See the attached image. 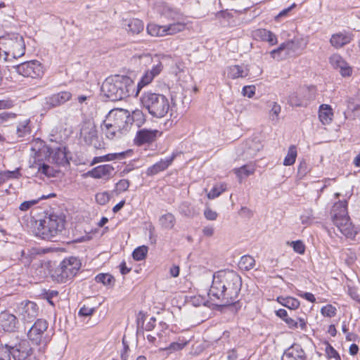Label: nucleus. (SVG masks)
I'll use <instances>...</instances> for the list:
<instances>
[{
	"mask_svg": "<svg viewBox=\"0 0 360 360\" xmlns=\"http://www.w3.org/2000/svg\"><path fill=\"white\" fill-rule=\"evenodd\" d=\"M242 287V278L234 271H218L212 276L208 295L221 306L234 304L238 299Z\"/></svg>",
	"mask_w": 360,
	"mask_h": 360,
	"instance_id": "1",
	"label": "nucleus"
},
{
	"mask_svg": "<svg viewBox=\"0 0 360 360\" xmlns=\"http://www.w3.org/2000/svg\"><path fill=\"white\" fill-rule=\"evenodd\" d=\"M160 13L163 21H167L168 23L164 25L155 23L148 24L146 30L150 35L162 37L174 35L185 30L186 18L179 10L168 6H163Z\"/></svg>",
	"mask_w": 360,
	"mask_h": 360,
	"instance_id": "2",
	"label": "nucleus"
},
{
	"mask_svg": "<svg viewBox=\"0 0 360 360\" xmlns=\"http://www.w3.org/2000/svg\"><path fill=\"white\" fill-rule=\"evenodd\" d=\"M101 92L110 101H121L130 96H135V83L128 76L112 75L103 82Z\"/></svg>",
	"mask_w": 360,
	"mask_h": 360,
	"instance_id": "3",
	"label": "nucleus"
},
{
	"mask_svg": "<svg viewBox=\"0 0 360 360\" xmlns=\"http://www.w3.org/2000/svg\"><path fill=\"white\" fill-rule=\"evenodd\" d=\"M140 101L143 108L153 117L158 118L164 117L170 108L169 101L166 96L150 91H144L141 96Z\"/></svg>",
	"mask_w": 360,
	"mask_h": 360,
	"instance_id": "4",
	"label": "nucleus"
},
{
	"mask_svg": "<svg viewBox=\"0 0 360 360\" xmlns=\"http://www.w3.org/2000/svg\"><path fill=\"white\" fill-rule=\"evenodd\" d=\"M330 215L334 225L344 236L350 238L355 237L356 231L348 216L347 200L335 202L331 209Z\"/></svg>",
	"mask_w": 360,
	"mask_h": 360,
	"instance_id": "5",
	"label": "nucleus"
},
{
	"mask_svg": "<svg viewBox=\"0 0 360 360\" xmlns=\"http://www.w3.org/2000/svg\"><path fill=\"white\" fill-rule=\"evenodd\" d=\"M25 52L23 37L17 33L8 34L0 37V56H4L6 61L18 58Z\"/></svg>",
	"mask_w": 360,
	"mask_h": 360,
	"instance_id": "6",
	"label": "nucleus"
},
{
	"mask_svg": "<svg viewBox=\"0 0 360 360\" xmlns=\"http://www.w3.org/2000/svg\"><path fill=\"white\" fill-rule=\"evenodd\" d=\"M64 220L57 215L51 214L40 220L37 226V235L45 240H52L64 229Z\"/></svg>",
	"mask_w": 360,
	"mask_h": 360,
	"instance_id": "7",
	"label": "nucleus"
},
{
	"mask_svg": "<svg viewBox=\"0 0 360 360\" xmlns=\"http://www.w3.org/2000/svg\"><path fill=\"white\" fill-rule=\"evenodd\" d=\"M81 262L75 257L65 258L55 271V278L58 282L66 283L71 281L78 273Z\"/></svg>",
	"mask_w": 360,
	"mask_h": 360,
	"instance_id": "8",
	"label": "nucleus"
},
{
	"mask_svg": "<svg viewBox=\"0 0 360 360\" xmlns=\"http://www.w3.org/2000/svg\"><path fill=\"white\" fill-rule=\"evenodd\" d=\"M80 138L86 144L92 146L95 149L105 148V144L102 139H99L96 127L91 122L83 123L80 129Z\"/></svg>",
	"mask_w": 360,
	"mask_h": 360,
	"instance_id": "9",
	"label": "nucleus"
},
{
	"mask_svg": "<svg viewBox=\"0 0 360 360\" xmlns=\"http://www.w3.org/2000/svg\"><path fill=\"white\" fill-rule=\"evenodd\" d=\"M108 122L114 128H117L124 134H126L130 129L129 111L117 108L110 110L106 116Z\"/></svg>",
	"mask_w": 360,
	"mask_h": 360,
	"instance_id": "10",
	"label": "nucleus"
},
{
	"mask_svg": "<svg viewBox=\"0 0 360 360\" xmlns=\"http://www.w3.org/2000/svg\"><path fill=\"white\" fill-rule=\"evenodd\" d=\"M12 68L20 75L32 79L41 78L44 73L42 64L37 60L26 61Z\"/></svg>",
	"mask_w": 360,
	"mask_h": 360,
	"instance_id": "11",
	"label": "nucleus"
},
{
	"mask_svg": "<svg viewBox=\"0 0 360 360\" xmlns=\"http://www.w3.org/2000/svg\"><path fill=\"white\" fill-rule=\"evenodd\" d=\"M48 322L41 319H37L27 332L28 338L37 345H46L49 338L46 335Z\"/></svg>",
	"mask_w": 360,
	"mask_h": 360,
	"instance_id": "12",
	"label": "nucleus"
},
{
	"mask_svg": "<svg viewBox=\"0 0 360 360\" xmlns=\"http://www.w3.org/2000/svg\"><path fill=\"white\" fill-rule=\"evenodd\" d=\"M315 91L314 86L300 89L289 96L288 103L292 107H306L315 98Z\"/></svg>",
	"mask_w": 360,
	"mask_h": 360,
	"instance_id": "13",
	"label": "nucleus"
},
{
	"mask_svg": "<svg viewBox=\"0 0 360 360\" xmlns=\"http://www.w3.org/2000/svg\"><path fill=\"white\" fill-rule=\"evenodd\" d=\"M13 360H38L34 349L26 340L13 341Z\"/></svg>",
	"mask_w": 360,
	"mask_h": 360,
	"instance_id": "14",
	"label": "nucleus"
},
{
	"mask_svg": "<svg viewBox=\"0 0 360 360\" xmlns=\"http://www.w3.org/2000/svg\"><path fill=\"white\" fill-rule=\"evenodd\" d=\"M39 315V307L36 303L27 301L21 303L19 316L23 323H31Z\"/></svg>",
	"mask_w": 360,
	"mask_h": 360,
	"instance_id": "15",
	"label": "nucleus"
},
{
	"mask_svg": "<svg viewBox=\"0 0 360 360\" xmlns=\"http://www.w3.org/2000/svg\"><path fill=\"white\" fill-rule=\"evenodd\" d=\"M72 94L68 91H62L45 98L44 106L48 109L55 108L64 105L71 100Z\"/></svg>",
	"mask_w": 360,
	"mask_h": 360,
	"instance_id": "16",
	"label": "nucleus"
},
{
	"mask_svg": "<svg viewBox=\"0 0 360 360\" xmlns=\"http://www.w3.org/2000/svg\"><path fill=\"white\" fill-rule=\"evenodd\" d=\"M18 321L17 317L8 312L3 311L0 314V328L7 332H13L18 328Z\"/></svg>",
	"mask_w": 360,
	"mask_h": 360,
	"instance_id": "17",
	"label": "nucleus"
},
{
	"mask_svg": "<svg viewBox=\"0 0 360 360\" xmlns=\"http://www.w3.org/2000/svg\"><path fill=\"white\" fill-rule=\"evenodd\" d=\"M329 61L334 68L339 70L342 76L347 77L352 74V68L339 54H333L330 57Z\"/></svg>",
	"mask_w": 360,
	"mask_h": 360,
	"instance_id": "18",
	"label": "nucleus"
},
{
	"mask_svg": "<svg viewBox=\"0 0 360 360\" xmlns=\"http://www.w3.org/2000/svg\"><path fill=\"white\" fill-rule=\"evenodd\" d=\"M354 35L352 33L344 31L332 34L330 43L335 49H340L349 44L353 40Z\"/></svg>",
	"mask_w": 360,
	"mask_h": 360,
	"instance_id": "19",
	"label": "nucleus"
},
{
	"mask_svg": "<svg viewBox=\"0 0 360 360\" xmlns=\"http://www.w3.org/2000/svg\"><path fill=\"white\" fill-rule=\"evenodd\" d=\"M281 360H306V356L299 345H293L284 352Z\"/></svg>",
	"mask_w": 360,
	"mask_h": 360,
	"instance_id": "20",
	"label": "nucleus"
},
{
	"mask_svg": "<svg viewBox=\"0 0 360 360\" xmlns=\"http://www.w3.org/2000/svg\"><path fill=\"white\" fill-rule=\"evenodd\" d=\"M158 132L157 130L141 129L137 131L134 141L139 146L151 143L155 139Z\"/></svg>",
	"mask_w": 360,
	"mask_h": 360,
	"instance_id": "21",
	"label": "nucleus"
},
{
	"mask_svg": "<svg viewBox=\"0 0 360 360\" xmlns=\"http://www.w3.org/2000/svg\"><path fill=\"white\" fill-rule=\"evenodd\" d=\"M175 155L161 159L159 162L147 169L146 174L148 176H153L158 173L165 170L173 162Z\"/></svg>",
	"mask_w": 360,
	"mask_h": 360,
	"instance_id": "22",
	"label": "nucleus"
},
{
	"mask_svg": "<svg viewBox=\"0 0 360 360\" xmlns=\"http://www.w3.org/2000/svg\"><path fill=\"white\" fill-rule=\"evenodd\" d=\"M294 43L292 41H288L282 43L277 49L270 52L271 57L278 60H282L289 55L293 49Z\"/></svg>",
	"mask_w": 360,
	"mask_h": 360,
	"instance_id": "23",
	"label": "nucleus"
},
{
	"mask_svg": "<svg viewBox=\"0 0 360 360\" xmlns=\"http://www.w3.org/2000/svg\"><path fill=\"white\" fill-rule=\"evenodd\" d=\"M114 167L110 165H103L98 166L91 171L88 172V175L96 179H101L105 177H109L112 172Z\"/></svg>",
	"mask_w": 360,
	"mask_h": 360,
	"instance_id": "24",
	"label": "nucleus"
},
{
	"mask_svg": "<svg viewBox=\"0 0 360 360\" xmlns=\"http://www.w3.org/2000/svg\"><path fill=\"white\" fill-rule=\"evenodd\" d=\"M49 158L58 166H65L69 164L65 148H57L50 153Z\"/></svg>",
	"mask_w": 360,
	"mask_h": 360,
	"instance_id": "25",
	"label": "nucleus"
},
{
	"mask_svg": "<svg viewBox=\"0 0 360 360\" xmlns=\"http://www.w3.org/2000/svg\"><path fill=\"white\" fill-rule=\"evenodd\" d=\"M127 32L132 34H139L143 30V22L137 18H131L124 20L122 24Z\"/></svg>",
	"mask_w": 360,
	"mask_h": 360,
	"instance_id": "26",
	"label": "nucleus"
},
{
	"mask_svg": "<svg viewBox=\"0 0 360 360\" xmlns=\"http://www.w3.org/2000/svg\"><path fill=\"white\" fill-rule=\"evenodd\" d=\"M110 124V122H108V119L105 117V120L101 125V129L106 138L108 139H120L124 135L117 128H114L112 125L110 126V124Z\"/></svg>",
	"mask_w": 360,
	"mask_h": 360,
	"instance_id": "27",
	"label": "nucleus"
},
{
	"mask_svg": "<svg viewBox=\"0 0 360 360\" xmlns=\"http://www.w3.org/2000/svg\"><path fill=\"white\" fill-rule=\"evenodd\" d=\"M249 70L245 65H232L228 68V77L231 79L245 77L248 76Z\"/></svg>",
	"mask_w": 360,
	"mask_h": 360,
	"instance_id": "28",
	"label": "nucleus"
},
{
	"mask_svg": "<svg viewBox=\"0 0 360 360\" xmlns=\"http://www.w3.org/2000/svg\"><path fill=\"white\" fill-rule=\"evenodd\" d=\"M332 108L329 105L322 104L319 110V117L320 121L323 124H329L333 119Z\"/></svg>",
	"mask_w": 360,
	"mask_h": 360,
	"instance_id": "29",
	"label": "nucleus"
},
{
	"mask_svg": "<svg viewBox=\"0 0 360 360\" xmlns=\"http://www.w3.org/2000/svg\"><path fill=\"white\" fill-rule=\"evenodd\" d=\"M277 301L281 305L290 309H295L300 307V302L298 300L292 297H283L279 296L277 297Z\"/></svg>",
	"mask_w": 360,
	"mask_h": 360,
	"instance_id": "30",
	"label": "nucleus"
},
{
	"mask_svg": "<svg viewBox=\"0 0 360 360\" xmlns=\"http://www.w3.org/2000/svg\"><path fill=\"white\" fill-rule=\"evenodd\" d=\"M284 321L288 325V328L291 329H295L300 327L303 330L306 328V321L304 318L288 316Z\"/></svg>",
	"mask_w": 360,
	"mask_h": 360,
	"instance_id": "31",
	"label": "nucleus"
},
{
	"mask_svg": "<svg viewBox=\"0 0 360 360\" xmlns=\"http://www.w3.org/2000/svg\"><path fill=\"white\" fill-rule=\"evenodd\" d=\"M255 35L259 37L263 41H268L271 45H274L277 43L276 36L265 29L257 30Z\"/></svg>",
	"mask_w": 360,
	"mask_h": 360,
	"instance_id": "32",
	"label": "nucleus"
},
{
	"mask_svg": "<svg viewBox=\"0 0 360 360\" xmlns=\"http://www.w3.org/2000/svg\"><path fill=\"white\" fill-rule=\"evenodd\" d=\"M31 133L30 120L25 119L19 122L16 128V134L18 137H24Z\"/></svg>",
	"mask_w": 360,
	"mask_h": 360,
	"instance_id": "33",
	"label": "nucleus"
},
{
	"mask_svg": "<svg viewBox=\"0 0 360 360\" xmlns=\"http://www.w3.org/2000/svg\"><path fill=\"white\" fill-rule=\"evenodd\" d=\"M13 341L0 344V360H11L13 356Z\"/></svg>",
	"mask_w": 360,
	"mask_h": 360,
	"instance_id": "34",
	"label": "nucleus"
},
{
	"mask_svg": "<svg viewBox=\"0 0 360 360\" xmlns=\"http://www.w3.org/2000/svg\"><path fill=\"white\" fill-rule=\"evenodd\" d=\"M130 127L134 123L136 127H141L146 121L145 115L140 110H135L129 113Z\"/></svg>",
	"mask_w": 360,
	"mask_h": 360,
	"instance_id": "35",
	"label": "nucleus"
},
{
	"mask_svg": "<svg viewBox=\"0 0 360 360\" xmlns=\"http://www.w3.org/2000/svg\"><path fill=\"white\" fill-rule=\"evenodd\" d=\"M255 167L253 165H245L240 167L234 169V172L239 179L254 174Z\"/></svg>",
	"mask_w": 360,
	"mask_h": 360,
	"instance_id": "36",
	"label": "nucleus"
},
{
	"mask_svg": "<svg viewBox=\"0 0 360 360\" xmlns=\"http://www.w3.org/2000/svg\"><path fill=\"white\" fill-rule=\"evenodd\" d=\"M160 224L165 229H172L175 224V217L172 213L165 214L160 217Z\"/></svg>",
	"mask_w": 360,
	"mask_h": 360,
	"instance_id": "37",
	"label": "nucleus"
},
{
	"mask_svg": "<svg viewBox=\"0 0 360 360\" xmlns=\"http://www.w3.org/2000/svg\"><path fill=\"white\" fill-rule=\"evenodd\" d=\"M35 165H32L33 167L37 168L39 173L43 174L46 176L51 177L54 176L56 170L45 163L34 162Z\"/></svg>",
	"mask_w": 360,
	"mask_h": 360,
	"instance_id": "38",
	"label": "nucleus"
},
{
	"mask_svg": "<svg viewBox=\"0 0 360 360\" xmlns=\"http://www.w3.org/2000/svg\"><path fill=\"white\" fill-rule=\"evenodd\" d=\"M238 265L241 269L248 271L255 266V260L252 256L244 255L241 257Z\"/></svg>",
	"mask_w": 360,
	"mask_h": 360,
	"instance_id": "39",
	"label": "nucleus"
},
{
	"mask_svg": "<svg viewBox=\"0 0 360 360\" xmlns=\"http://www.w3.org/2000/svg\"><path fill=\"white\" fill-rule=\"evenodd\" d=\"M269 107L271 108L269 112V119L277 122L279 120V115L281 111V105L274 101L269 103Z\"/></svg>",
	"mask_w": 360,
	"mask_h": 360,
	"instance_id": "40",
	"label": "nucleus"
},
{
	"mask_svg": "<svg viewBox=\"0 0 360 360\" xmlns=\"http://www.w3.org/2000/svg\"><path fill=\"white\" fill-rule=\"evenodd\" d=\"M95 281L106 286H113L115 282V278L110 274H99L95 277Z\"/></svg>",
	"mask_w": 360,
	"mask_h": 360,
	"instance_id": "41",
	"label": "nucleus"
},
{
	"mask_svg": "<svg viewBox=\"0 0 360 360\" xmlns=\"http://www.w3.org/2000/svg\"><path fill=\"white\" fill-rule=\"evenodd\" d=\"M154 79V77L150 74L148 71L146 72V73L142 77L141 81L138 83L137 85L135 84V96H138L140 90L146 85L150 84L152 80Z\"/></svg>",
	"mask_w": 360,
	"mask_h": 360,
	"instance_id": "42",
	"label": "nucleus"
},
{
	"mask_svg": "<svg viewBox=\"0 0 360 360\" xmlns=\"http://www.w3.org/2000/svg\"><path fill=\"white\" fill-rule=\"evenodd\" d=\"M297 157V149L295 146H290L288 154L283 160V165L290 166L295 163Z\"/></svg>",
	"mask_w": 360,
	"mask_h": 360,
	"instance_id": "43",
	"label": "nucleus"
},
{
	"mask_svg": "<svg viewBox=\"0 0 360 360\" xmlns=\"http://www.w3.org/2000/svg\"><path fill=\"white\" fill-rule=\"evenodd\" d=\"M179 212L181 214L188 217H193L197 214L195 209L186 202H184L180 205Z\"/></svg>",
	"mask_w": 360,
	"mask_h": 360,
	"instance_id": "44",
	"label": "nucleus"
},
{
	"mask_svg": "<svg viewBox=\"0 0 360 360\" xmlns=\"http://www.w3.org/2000/svg\"><path fill=\"white\" fill-rule=\"evenodd\" d=\"M226 189V185L225 184H221L214 186L207 194V197L210 199H214L220 195Z\"/></svg>",
	"mask_w": 360,
	"mask_h": 360,
	"instance_id": "45",
	"label": "nucleus"
},
{
	"mask_svg": "<svg viewBox=\"0 0 360 360\" xmlns=\"http://www.w3.org/2000/svg\"><path fill=\"white\" fill-rule=\"evenodd\" d=\"M148 253V247L142 245L136 248L132 252L133 258L136 261H141L146 258Z\"/></svg>",
	"mask_w": 360,
	"mask_h": 360,
	"instance_id": "46",
	"label": "nucleus"
},
{
	"mask_svg": "<svg viewBox=\"0 0 360 360\" xmlns=\"http://www.w3.org/2000/svg\"><path fill=\"white\" fill-rule=\"evenodd\" d=\"M20 175V172L18 169L14 171H6L1 172L0 173V184L8 179L18 178Z\"/></svg>",
	"mask_w": 360,
	"mask_h": 360,
	"instance_id": "47",
	"label": "nucleus"
},
{
	"mask_svg": "<svg viewBox=\"0 0 360 360\" xmlns=\"http://www.w3.org/2000/svg\"><path fill=\"white\" fill-rule=\"evenodd\" d=\"M187 341L172 342L168 347L161 349V350L167 351H179L181 350L186 345Z\"/></svg>",
	"mask_w": 360,
	"mask_h": 360,
	"instance_id": "48",
	"label": "nucleus"
},
{
	"mask_svg": "<svg viewBox=\"0 0 360 360\" xmlns=\"http://www.w3.org/2000/svg\"><path fill=\"white\" fill-rule=\"evenodd\" d=\"M336 311V308L331 304H327L321 309L322 315L330 318L335 316Z\"/></svg>",
	"mask_w": 360,
	"mask_h": 360,
	"instance_id": "49",
	"label": "nucleus"
},
{
	"mask_svg": "<svg viewBox=\"0 0 360 360\" xmlns=\"http://www.w3.org/2000/svg\"><path fill=\"white\" fill-rule=\"evenodd\" d=\"M314 219L313 210L311 209L306 210L305 214L301 216V221L303 224H310Z\"/></svg>",
	"mask_w": 360,
	"mask_h": 360,
	"instance_id": "50",
	"label": "nucleus"
},
{
	"mask_svg": "<svg viewBox=\"0 0 360 360\" xmlns=\"http://www.w3.org/2000/svg\"><path fill=\"white\" fill-rule=\"evenodd\" d=\"M325 350L328 358H334L335 360H341L338 352L330 345L327 344Z\"/></svg>",
	"mask_w": 360,
	"mask_h": 360,
	"instance_id": "51",
	"label": "nucleus"
},
{
	"mask_svg": "<svg viewBox=\"0 0 360 360\" xmlns=\"http://www.w3.org/2000/svg\"><path fill=\"white\" fill-rule=\"evenodd\" d=\"M17 115L13 112H4L0 113V124L8 122L9 120H13Z\"/></svg>",
	"mask_w": 360,
	"mask_h": 360,
	"instance_id": "52",
	"label": "nucleus"
},
{
	"mask_svg": "<svg viewBox=\"0 0 360 360\" xmlns=\"http://www.w3.org/2000/svg\"><path fill=\"white\" fill-rule=\"evenodd\" d=\"M15 105V101L11 98H6L0 100V110H6L13 108Z\"/></svg>",
	"mask_w": 360,
	"mask_h": 360,
	"instance_id": "53",
	"label": "nucleus"
},
{
	"mask_svg": "<svg viewBox=\"0 0 360 360\" xmlns=\"http://www.w3.org/2000/svg\"><path fill=\"white\" fill-rule=\"evenodd\" d=\"M291 245L296 252L299 254H303L304 252L305 246L301 240L292 241Z\"/></svg>",
	"mask_w": 360,
	"mask_h": 360,
	"instance_id": "54",
	"label": "nucleus"
},
{
	"mask_svg": "<svg viewBox=\"0 0 360 360\" xmlns=\"http://www.w3.org/2000/svg\"><path fill=\"white\" fill-rule=\"evenodd\" d=\"M204 216L207 220L214 221L217 219L218 214L210 207H207L204 211Z\"/></svg>",
	"mask_w": 360,
	"mask_h": 360,
	"instance_id": "55",
	"label": "nucleus"
},
{
	"mask_svg": "<svg viewBox=\"0 0 360 360\" xmlns=\"http://www.w3.org/2000/svg\"><path fill=\"white\" fill-rule=\"evenodd\" d=\"M96 200L100 205H105L109 201V195L107 193H99L96 195Z\"/></svg>",
	"mask_w": 360,
	"mask_h": 360,
	"instance_id": "56",
	"label": "nucleus"
},
{
	"mask_svg": "<svg viewBox=\"0 0 360 360\" xmlns=\"http://www.w3.org/2000/svg\"><path fill=\"white\" fill-rule=\"evenodd\" d=\"M129 186V181L127 179H121L117 183V189L120 192L126 191Z\"/></svg>",
	"mask_w": 360,
	"mask_h": 360,
	"instance_id": "57",
	"label": "nucleus"
},
{
	"mask_svg": "<svg viewBox=\"0 0 360 360\" xmlns=\"http://www.w3.org/2000/svg\"><path fill=\"white\" fill-rule=\"evenodd\" d=\"M255 86H245L243 88V94L244 96H248V98H252L255 95Z\"/></svg>",
	"mask_w": 360,
	"mask_h": 360,
	"instance_id": "58",
	"label": "nucleus"
},
{
	"mask_svg": "<svg viewBox=\"0 0 360 360\" xmlns=\"http://www.w3.org/2000/svg\"><path fill=\"white\" fill-rule=\"evenodd\" d=\"M38 200H29V201H25L22 202L19 207V209L21 211H27L32 206L37 204Z\"/></svg>",
	"mask_w": 360,
	"mask_h": 360,
	"instance_id": "59",
	"label": "nucleus"
},
{
	"mask_svg": "<svg viewBox=\"0 0 360 360\" xmlns=\"http://www.w3.org/2000/svg\"><path fill=\"white\" fill-rule=\"evenodd\" d=\"M162 70V64L158 62V64L153 65L151 70H148L154 77L158 75Z\"/></svg>",
	"mask_w": 360,
	"mask_h": 360,
	"instance_id": "60",
	"label": "nucleus"
},
{
	"mask_svg": "<svg viewBox=\"0 0 360 360\" xmlns=\"http://www.w3.org/2000/svg\"><path fill=\"white\" fill-rule=\"evenodd\" d=\"M94 308H90V307H88L86 306H83L79 309V314L80 316H88L91 315L94 313Z\"/></svg>",
	"mask_w": 360,
	"mask_h": 360,
	"instance_id": "61",
	"label": "nucleus"
},
{
	"mask_svg": "<svg viewBox=\"0 0 360 360\" xmlns=\"http://www.w3.org/2000/svg\"><path fill=\"white\" fill-rule=\"evenodd\" d=\"M348 292L350 297L360 304V295L358 293L356 289L354 288H349Z\"/></svg>",
	"mask_w": 360,
	"mask_h": 360,
	"instance_id": "62",
	"label": "nucleus"
},
{
	"mask_svg": "<svg viewBox=\"0 0 360 360\" xmlns=\"http://www.w3.org/2000/svg\"><path fill=\"white\" fill-rule=\"evenodd\" d=\"M105 160L106 161H110L115 160L119 158H124V153H110L108 155H105Z\"/></svg>",
	"mask_w": 360,
	"mask_h": 360,
	"instance_id": "63",
	"label": "nucleus"
},
{
	"mask_svg": "<svg viewBox=\"0 0 360 360\" xmlns=\"http://www.w3.org/2000/svg\"><path fill=\"white\" fill-rule=\"evenodd\" d=\"M296 6V4H292L290 6L286 8H284L283 10H282L278 15L276 17V19H279L282 17H285V16H287L288 13L290 11H291V10L295 8Z\"/></svg>",
	"mask_w": 360,
	"mask_h": 360,
	"instance_id": "64",
	"label": "nucleus"
}]
</instances>
